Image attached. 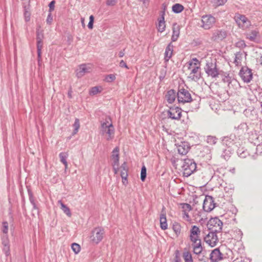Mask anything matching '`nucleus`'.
<instances>
[{"label":"nucleus","mask_w":262,"mask_h":262,"mask_svg":"<svg viewBox=\"0 0 262 262\" xmlns=\"http://www.w3.org/2000/svg\"><path fill=\"white\" fill-rule=\"evenodd\" d=\"M58 204H60L61 206V209L63 211V212L69 217H71L72 215V213L70 208L64 204L61 200L58 201Z\"/></svg>","instance_id":"bb28decb"},{"label":"nucleus","mask_w":262,"mask_h":262,"mask_svg":"<svg viewBox=\"0 0 262 262\" xmlns=\"http://www.w3.org/2000/svg\"><path fill=\"white\" fill-rule=\"evenodd\" d=\"M214 3L216 6H222L224 5L227 1V0H213Z\"/></svg>","instance_id":"8fccbe9b"},{"label":"nucleus","mask_w":262,"mask_h":262,"mask_svg":"<svg viewBox=\"0 0 262 262\" xmlns=\"http://www.w3.org/2000/svg\"><path fill=\"white\" fill-rule=\"evenodd\" d=\"M125 54V49H124L123 50H121L119 53V56L120 57H122Z\"/></svg>","instance_id":"680f3d73"},{"label":"nucleus","mask_w":262,"mask_h":262,"mask_svg":"<svg viewBox=\"0 0 262 262\" xmlns=\"http://www.w3.org/2000/svg\"><path fill=\"white\" fill-rule=\"evenodd\" d=\"M3 251L5 252V254L7 256L10 254V247L9 246H5L3 248Z\"/></svg>","instance_id":"13d9d810"},{"label":"nucleus","mask_w":262,"mask_h":262,"mask_svg":"<svg viewBox=\"0 0 262 262\" xmlns=\"http://www.w3.org/2000/svg\"><path fill=\"white\" fill-rule=\"evenodd\" d=\"M47 23L49 25H51L53 21V16L52 15V12H49V14L47 18Z\"/></svg>","instance_id":"864d4df0"},{"label":"nucleus","mask_w":262,"mask_h":262,"mask_svg":"<svg viewBox=\"0 0 262 262\" xmlns=\"http://www.w3.org/2000/svg\"><path fill=\"white\" fill-rule=\"evenodd\" d=\"M4 247H5L6 246H9V241L8 240L7 238H6L5 239H4L3 241V243H2Z\"/></svg>","instance_id":"052dcab7"},{"label":"nucleus","mask_w":262,"mask_h":262,"mask_svg":"<svg viewBox=\"0 0 262 262\" xmlns=\"http://www.w3.org/2000/svg\"><path fill=\"white\" fill-rule=\"evenodd\" d=\"M28 195H29V201H30V203L32 204V205H33V209H37V207L35 204V199L33 196L32 192L30 189H28Z\"/></svg>","instance_id":"72a5a7b5"},{"label":"nucleus","mask_w":262,"mask_h":262,"mask_svg":"<svg viewBox=\"0 0 262 262\" xmlns=\"http://www.w3.org/2000/svg\"><path fill=\"white\" fill-rule=\"evenodd\" d=\"M115 129L112 123L105 121L101 123L100 127V134L102 135L105 136L106 140L110 141L114 137Z\"/></svg>","instance_id":"f03ea898"},{"label":"nucleus","mask_w":262,"mask_h":262,"mask_svg":"<svg viewBox=\"0 0 262 262\" xmlns=\"http://www.w3.org/2000/svg\"><path fill=\"white\" fill-rule=\"evenodd\" d=\"M178 151L182 155H186L189 151L190 147L187 142H181L177 145Z\"/></svg>","instance_id":"dca6fc26"},{"label":"nucleus","mask_w":262,"mask_h":262,"mask_svg":"<svg viewBox=\"0 0 262 262\" xmlns=\"http://www.w3.org/2000/svg\"><path fill=\"white\" fill-rule=\"evenodd\" d=\"M3 232L4 233H7L8 231V223L7 222L3 223Z\"/></svg>","instance_id":"3c124183"},{"label":"nucleus","mask_w":262,"mask_h":262,"mask_svg":"<svg viewBox=\"0 0 262 262\" xmlns=\"http://www.w3.org/2000/svg\"><path fill=\"white\" fill-rule=\"evenodd\" d=\"M104 230L101 227H96L92 231L91 241L95 244H98L103 238Z\"/></svg>","instance_id":"6e6552de"},{"label":"nucleus","mask_w":262,"mask_h":262,"mask_svg":"<svg viewBox=\"0 0 262 262\" xmlns=\"http://www.w3.org/2000/svg\"><path fill=\"white\" fill-rule=\"evenodd\" d=\"M238 154H239V156L241 158H244L246 157L247 152L245 151H243L241 153H238Z\"/></svg>","instance_id":"e2e57ef3"},{"label":"nucleus","mask_w":262,"mask_h":262,"mask_svg":"<svg viewBox=\"0 0 262 262\" xmlns=\"http://www.w3.org/2000/svg\"><path fill=\"white\" fill-rule=\"evenodd\" d=\"M172 9L174 13H179L184 10V7L180 4H176L173 5Z\"/></svg>","instance_id":"473e14b6"},{"label":"nucleus","mask_w":262,"mask_h":262,"mask_svg":"<svg viewBox=\"0 0 262 262\" xmlns=\"http://www.w3.org/2000/svg\"><path fill=\"white\" fill-rule=\"evenodd\" d=\"M121 168H122L121 177L123 180L124 179L126 181V178L127 177V169L126 168V164L125 162L122 164Z\"/></svg>","instance_id":"7c9ffc66"},{"label":"nucleus","mask_w":262,"mask_h":262,"mask_svg":"<svg viewBox=\"0 0 262 262\" xmlns=\"http://www.w3.org/2000/svg\"><path fill=\"white\" fill-rule=\"evenodd\" d=\"M55 1H52V2H51L49 5V12H52L54 10V8H55Z\"/></svg>","instance_id":"6e6d98bb"},{"label":"nucleus","mask_w":262,"mask_h":262,"mask_svg":"<svg viewBox=\"0 0 262 262\" xmlns=\"http://www.w3.org/2000/svg\"><path fill=\"white\" fill-rule=\"evenodd\" d=\"M72 89L70 88L68 93V96L69 98H71L72 97Z\"/></svg>","instance_id":"338daca9"},{"label":"nucleus","mask_w":262,"mask_h":262,"mask_svg":"<svg viewBox=\"0 0 262 262\" xmlns=\"http://www.w3.org/2000/svg\"><path fill=\"white\" fill-rule=\"evenodd\" d=\"M217 140V139L214 136H208L206 140L208 143L214 145L216 143Z\"/></svg>","instance_id":"ea45409f"},{"label":"nucleus","mask_w":262,"mask_h":262,"mask_svg":"<svg viewBox=\"0 0 262 262\" xmlns=\"http://www.w3.org/2000/svg\"><path fill=\"white\" fill-rule=\"evenodd\" d=\"M119 148L118 147H115L112 152V155L111 156L112 160L113 162L112 165H116V166H119Z\"/></svg>","instance_id":"4be33fe9"},{"label":"nucleus","mask_w":262,"mask_h":262,"mask_svg":"<svg viewBox=\"0 0 262 262\" xmlns=\"http://www.w3.org/2000/svg\"><path fill=\"white\" fill-rule=\"evenodd\" d=\"M215 206L213 198L210 195H206L203 202V210L206 212H210L215 208Z\"/></svg>","instance_id":"9d476101"},{"label":"nucleus","mask_w":262,"mask_h":262,"mask_svg":"<svg viewBox=\"0 0 262 262\" xmlns=\"http://www.w3.org/2000/svg\"><path fill=\"white\" fill-rule=\"evenodd\" d=\"M243 53L241 52H237L235 54L234 63L237 66H241L242 61L243 60Z\"/></svg>","instance_id":"cd10ccee"},{"label":"nucleus","mask_w":262,"mask_h":262,"mask_svg":"<svg viewBox=\"0 0 262 262\" xmlns=\"http://www.w3.org/2000/svg\"><path fill=\"white\" fill-rule=\"evenodd\" d=\"M146 177V167L143 165L142 167L141 171V180L142 182H144Z\"/></svg>","instance_id":"79ce46f5"},{"label":"nucleus","mask_w":262,"mask_h":262,"mask_svg":"<svg viewBox=\"0 0 262 262\" xmlns=\"http://www.w3.org/2000/svg\"><path fill=\"white\" fill-rule=\"evenodd\" d=\"M216 234L211 231H209L208 233L204 237V241L212 247L215 246L219 242Z\"/></svg>","instance_id":"1a4fd4ad"},{"label":"nucleus","mask_w":262,"mask_h":262,"mask_svg":"<svg viewBox=\"0 0 262 262\" xmlns=\"http://www.w3.org/2000/svg\"><path fill=\"white\" fill-rule=\"evenodd\" d=\"M258 32L256 30H253L247 35V38L251 41H254L257 35Z\"/></svg>","instance_id":"c9c22d12"},{"label":"nucleus","mask_w":262,"mask_h":262,"mask_svg":"<svg viewBox=\"0 0 262 262\" xmlns=\"http://www.w3.org/2000/svg\"><path fill=\"white\" fill-rule=\"evenodd\" d=\"M227 36V33L222 30H216L212 34L211 39L213 41L222 40Z\"/></svg>","instance_id":"2eb2a0df"},{"label":"nucleus","mask_w":262,"mask_h":262,"mask_svg":"<svg viewBox=\"0 0 262 262\" xmlns=\"http://www.w3.org/2000/svg\"><path fill=\"white\" fill-rule=\"evenodd\" d=\"M200 233L201 230L198 226L193 225L191 227L189 235V239L191 244L195 242L197 243V242L201 240L200 237Z\"/></svg>","instance_id":"f8f14e48"},{"label":"nucleus","mask_w":262,"mask_h":262,"mask_svg":"<svg viewBox=\"0 0 262 262\" xmlns=\"http://www.w3.org/2000/svg\"><path fill=\"white\" fill-rule=\"evenodd\" d=\"M180 34V27L176 23L173 24L172 27V35L171 36L172 41H176Z\"/></svg>","instance_id":"a878e982"},{"label":"nucleus","mask_w":262,"mask_h":262,"mask_svg":"<svg viewBox=\"0 0 262 262\" xmlns=\"http://www.w3.org/2000/svg\"><path fill=\"white\" fill-rule=\"evenodd\" d=\"M24 16L26 22L30 21L31 13L29 11V8L26 6L24 7Z\"/></svg>","instance_id":"e433bc0d"},{"label":"nucleus","mask_w":262,"mask_h":262,"mask_svg":"<svg viewBox=\"0 0 262 262\" xmlns=\"http://www.w3.org/2000/svg\"><path fill=\"white\" fill-rule=\"evenodd\" d=\"M182 208L183 209V212H189L192 210L191 205L187 203H182L181 204Z\"/></svg>","instance_id":"a19ab883"},{"label":"nucleus","mask_w":262,"mask_h":262,"mask_svg":"<svg viewBox=\"0 0 262 262\" xmlns=\"http://www.w3.org/2000/svg\"><path fill=\"white\" fill-rule=\"evenodd\" d=\"M90 68L87 67L85 64L79 66L78 69L76 71V76L78 78L82 77L85 73L90 72Z\"/></svg>","instance_id":"412c9836"},{"label":"nucleus","mask_w":262,"mask_h":262,"mask_svg":"<svg viewBox=\"0 0 262 262\" xmlns=\"http://www.w3.org/2000/svg\"><path fill=\"white\" fill-rule=\"evenodd\" d=\"M182 168L183 176L188 177L196 171V164L193 159H185Z\"/></svg>","instance_id":"7ed1b4c3"},{"label":"nucleus","mask_w":262,"mask_h":262,"mask_svg":"<svg viewBox=\"0 0 262 262\" xmlns=\"http://www.w3.org/2000/svg\"><path fill=\"white\" fill-rule=\"evenodd\" d=\"M165 9V7H164L163 11L161 12V17L159 20L158 30L160 32H163L165 29V22L164 21Z\"/></svg>","instance_id":"aec40b11"},{"label":"nucleus","mask_w":262,"mask_h":262,"mask_svg":"<svg viewBox=\"0 0 262 262\" xmlns=\"http://www.w3.org/2000/svg\"><path fill=\"white\" fill-rule=\"evenodd\" d=\"M235 128L239 131V133L244 132L245 130H247L248 128V126L246 123H242L240 125H239L237 127H235Z\"/></svg>","instance_id":"4c0bfd02"},{"label":"nucleus","mask_w":262,"mask_h":262,"mask_svg":"<svg viewBox=\"0 0 262 262\" xmlns=\"http://www.w3.org/2000/svg\"><path fill=\"white\" fill-rule=\"evenodd\" d=\"M59 156L60 158V162L64 165L65 169H66L68 167V162L67 161V159L68 157V153L63 152H60Z\"/></svg>","instance_id":"c85d7f7f"},{"label":"nucleus","mask_w":262,"mask_h":262,"mask_svg":"<svg viewBox=\"0 0 262 262\" xmlns=\"http://www.w3.org/2000/svg\"><path fill=\"white\" fill-rule=\"evenodd\" d=\"M43 38V33L42 30H39L37 29L36 31V40H42Z\"/></svg>","instance_id":"37998d69"},{"label":"nucleus","mask_w":262,"mask_h":262,"mask_svg":"<svg viewBox=\"0 0 262 262\" xmlns=\"http://www.w3.org/2000/svg\"><path fill=\"white\" fill-rule=\"evenodd\" d=\"M182 110L178 106H172L167 111L168 118L173 120H180L181 117Z\"/></svg>","instance_id":"9b49d317"},{"label":"nucleus","mask_w":262,"mask_h":262,"mask_svg":"<svg viewBox=\"0 0 262 262\" xmlns=\"http://www.w3.org/2000/svg\"><path fill=\"white\" fill-rule=\"evenodd\" d=\"M242 80L246 83H249L252 78L251 70L248 67H242L239 73Z\"/></svg>","instance_id":"4468645a"},{"label":"nucleus","mask_w":262,"mask_h":262,"mask_svg":"<svg viewBox=\"0 0 262 262\" xmlns=\"http://www.w3.org/2000/svg\"><path fill=\"white\" fill-rule=\"evenodd\" d=\"M207 227L209 231L216 233H220L222 230L223 223L218 217L212 218L209 221Z\"/></svg>","instance_id":"39448f33"},{"label":"nucleus","mask_w":262,"mask_h":262,"mask_svg":"<svg viewBox=\"0 0 262 262\" xmlns=\"http://www.w3.org/2000/svg\"><path fill=\"white\" fill-rule=\"evenodd\" d=\"M119 66L121 67H124L127 69H129L126 63L123 60H121V61L120 62Z\"/></svg>","instance_id":"bf43d9fd"},{"label":"nucleus","mask_w":262,"mask_h":262,"mask_svg":"<svg viewBox=\"0 0 262 262\" xmlns=\"http://www.w3.org/2000/svg\"><path fill=\"white\" fill-rule=\"evenodd\" d=\"M165 98L167 100V101L169 103H173L176 98V93L174 90H169L166 95Z\"/></svg>","instance_id":"393cba45"},{"label":"nucleus","mask_w":262,"mask_h":262,"mask_svg":"<svg viewBox=\"0 0 262 262\" xmlns=\"http://www.w3.org/2000/svg\"><path fill=\"white\" fill-rule=\"evenodd\" d=\"M42 40H37V52L38 61L41 60V49L42 48Z\"/></svg>","instance_id":"c756f323"},{"label":"nucleus","mask_w":262,"mask_h":262,"mask_svg":"<svg viewBox=\"0 0 262 262\" xmlns=\"http://www.w3.org/2000/svg\"><path fill=\"white\" fill-rule=\"evenodd\" d=\"M188 212H183V217L185 221L189 222L191 221V219L188 214Z\"/></svg>","instance_id":"4d7b16f0"},{"label":"nucleus","mask_w":262,"mask_h":262,"mask_svg":"<svg viewBox=\"0 0 262 262\" xmlns=\"http://www.w3.org/2000/svg\"><path fill=\"white\" fill-rule=\"evenodd\" d=\"M234 233L236 234V235L234 236V238L236 240H240L242 238L243 235V233L242 231L239 229H236L234 231Z\"/></svg>","instance_id":"49530a36"},{"label":"nucleus","mask_w":262,"mask_h":262,"mask_svg":"<svg viewBox=\"0 0 262 262\" xmlns=\"http://www.w3.org/2000/svg\"><path fill=\"white\" fill-rule=\"evenodd\" d=\"M183 257L185 262H193L192 255L189 252H184Z\"/></svg>","instance_id":"f704fd0d"},{"label":"nucleus","mask_w":262,"mask_h":262,"mask_svg":"<svg viewBox=\"0 0 262 262\" xmlns=\"http://www.w3.org/2000/svg\"><path fill=\"white\" fill-rule=\"evenodd\" d=\"M191 246L193 249V252L194 254L199 255L202 253L203 248L202 245L201 240L197 242V243L195 242L191 244Z\"/></svg>","instance_id":"b1692460"},{"label":"nucleus","mask_w":262,"mask_h":262,"mask_svg":"<svg viewBox=\"0 0 262 262\" xmlns=\"http://www.w3.org/2000/svg\"><path fill=\"white\" fill-rule=\"evenodd\" d=\"M177 96L179 103L184 104L185 103L190 102L192 101L190 93L188 91L183 88L178 91Z\"/></svg>","instance_id":"0eeeda50"},{"label":"nucleus","mask_w":262,"mask_h":262,"mask_svg":"<svg viewBox=\"0 0 262 262\" xmlns=\"http://www.w3.org/2000/svg\"><path fill=\"white\" fill-rule=\"evenodd\" d=\"M94 20V17L93 15H91L90 16V21L88 25V28L90 29H92L93 28Z\"/></svg>","instance_id":"603ef678"},{"label":"nucleus","mask_w":262,"mask_h":262,"mask_svg":"<svg viewBox=\"0 0 262 262\" xmlns=\"http://www.w3.org/2000/svg\"><path fill=\"white\" fill-rule=\"evenodd\" d=\"M235 46L236 47H238V48H241V49H243L246 46V45L244 40H241L237 41L236 43Z\"/></svg>","instance_id":"09e8293b"},{"label":"nucleus","mask_w":262,"mask_h":262,"mask_svg":"<svg viewBox=\"0 0 262 262\" xmlns=\"http://www.w3.org/2000/svg\"><path fill=\"white\" fill-rule=\"evenodd\" d=\"M189 74L188 78L194 81H198L202 77L201 62L196 58H193L187 62Z\"/></svg>","instance_id":"f257e3e1"},{"label":"nucleus","mask_w":262,"mask_h":262,"mask_svg":"<svg viewBox=\"0 0 262 262\" xmlns=\"http://www.w3.org/2000/svg\"><path fill=\"white\" fill-rule=\"evenodd\" d=\"M73 251L76 253H78L80 251V247L79 245L76 243H73L71 246Z\"/></svg>","instance_id":"c03bdc74"},{"label":"nucleus","mask_w":262,"mask_h":262,"mask_svg":"<svg viewBox=\"0 0 262 262\" xmlns=\"http://www.w3.org/2000/svg\"><path fill=\"white\" fill-rule=\"evenodd\" d=\"M113 170L114 171V173L115 174L117 173L118 170H119V166H116V165H113Z\"/></svg>","instance_id":"0e129e2a"},{"label":"nucleus","mask_w":262,"mask_h":262,"mask_svg":"<svg viewBox=\"0 0 262 262\" xmlns=\"http://www.w3.org/2000/svg\"><path fill=\"white\" fill-rule=\"evenodd\" d=\"M117 3V0H107L106 4L107 6H113Z\"/></svg>","instance_id":"5fc2aeb1"},{"label":"nucleus","mask_w":262,"mask_h":262,"mask_svg":"<svg viewBox=\"0 0 262 262\" xmlns=\"http://www.w3.org/2000/svg\"><path fill=\"white\" fill-rule=\"evenodd\" d=\"M160 227L162 230H166L167 229V223L166 217V211L165 208L163 206L161 210V213L160 217Z\"/></svg>","instance_id":"f3484780"},{"label":"nucleus","mask_w":262,"mask_h":262,"mask_svg":"<svg viewBox=\"0 0 262 262\" xmlns=\"http://www.w3.org/2000/svg\"><path fill=\"white\" fill-rule=\"evenodd\" d=\"M172 229L177 236H178L181 233V226L179 223L175 222L173 224Z\"/></svg>","instance_id":"2f4dec72"},{"label":"nucleus","mask_w":262,"mask_h":262,"mask_svg":"<svg viewBox=\"0 0 262 262\" xmlns=\"http://www.w3.org/2000/svg\"><path fill=\"white\" fill-rule=\"evenodd\" d=\"M181 259L178 255H176L174 259V262H180Z\"/></svg>","instance_id":"69168bd1"},{"label":"nucleus","mask_w":262,"mask_h":262,"mask_svg":"<svg viewBox=\"0 0 262 262\" xmlns=\"http://www.w3.org/2000/svg\"><path fill=\"white\" fill-rule=\"evenodd\" d=\"M101 90H99V88L98 86H94L91 88L90 91V95H95L98 93L100 92Z\"/></svg>","instance_id":"a18cd8bd"},{"label":"nucleus","mask_w":262,"mask_h":262,"mask_svg":"<svg viewBox=\"0 0 262 262\" xmlns=\"http://www.w3.org/2000/svg\"><path fill=\"white\" fill-rule=\"evenodd\" d=\"M116 79V77L115 75L114 74H110L108 75H107L105 77V81L107 82H111L115 80Z\"/></svg>","instance_id":"de8ad7c7"},{"label":"nucleus","mask_w":262,"mask_h":262,"mask_svg":"<svg viewBox=\"0 0 262 262\" xmlns=\"http://www.w3.org/2000/svg\"><path fill=\"white\" fill-rule=\"evenodd\" d=\"M173 51V46L170 42L166 47L164 53V60L165 62H167L172 57Z\"/></svg>","instance_id":"6ab92c4d"},{"label":"nucleus","mask_w":262,"mask_h":262,"mask_svg":"<svg viewBox=\"0 0 262 262\" xmlns=\"http://www.w3.org/2000/svg\"><path fill=\"white\" fill-rule=\"evenodd\" d=\"M236 139L234 135H231L229 137H224L222 139V143L228 147H231L235 143Z\"/></svg>","instance_id":"5701e85b"},{"label":"nucleus","mask_w":262,"mask_h":262,"mask_svg":"<svg viewBox=\"0 0 262 262\" xmlns=\"http://www.w3.org/2000/svg\"><path fill=\"white\" fill-rule=\"evenodd\" d=\"M210 258L213 262H217L223 258V254L218 248L213 250L210 254Z\"/></svg>","instance_id":"a211bd4d"},{"label":"nucleus","mask_w":262,"mask_h":262,"mask_svg":"<svg viewBox=\"0 0 262 262\" xmlns=\"http://www.w3.org/2000/svg\"><path fill=\"white\" fill-rule=\"evenodd\" d=\"M127 180H126V181H125L124 179H122V183L124 184H126V183H127Z\"/></svg>","instance_id":"774afa93"},{"label":"nucleus","mask_w":262,"mask_h":262,"mask_svg":"<svg viewBox=\"0 0 262 262\" xmlns=\"http://www.w3.org/2000/svg\"><path fill=\"white\" fill-rule=\"evenodd\" d=\"M73 127L74 129L73 132V135L76 134L79 129L80 127V123L78 119H76L75 120V122L73 124Z\"/></svg>","instance_id":"58836bf2"},{"label":"nucleus","mask_w":262,"mask_h":262,"mask_svg":"<svg viewBox=\"0 0 262 262\" xmlns=\"http://www.w3.org/2000/svg\"><path fill=\"white\" fill-rule=\"evenodd\" d=\"M234 19L238 26L243 29L248 28L251 25L250 20L244 15L236 14Z\"/></svg>","instance_id":"423d86ee"},{"label":"nucleus","mask_w":262,"mask_h":262,"mask_svg":"<svg viewBox=\"0 0 262 262\" xmlns=\"http://www.w3.org/2000/svg\"><path fill=\"white\" fill-rule=\"evenodd\" d=\"M202 27L205 29H209L213 27L215 18L211 15L203 16L202 17Z\"/></svg>","instance_id":"ddd939ff"},{"label":"nucleus","mask_w":262,"mask_h":262,"mask_svg":"<svg viewBox=\"0 0 262 262\" xmlns=\"http://www.w3.org/2000/svg\"><path fill=\"white\" fill-rule=\"evenodd\" d=\"M204 70L208 76L212 78H216L220 74L219 70L216 67L215 60H207Z\"/></svg>","instance_id":"20e7f679"}]
</instances>
